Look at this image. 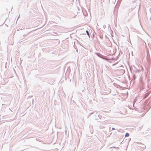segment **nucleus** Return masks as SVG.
<instances>
[{"label":"nucleus","mask_w":151,"mask_h":151,"mask_svg":"<svg viewBox=\"0 0 151 151\" xmlns=\"http://www.w3.org/2000/svg\"><path fill=\"white\" fill-rule=\"evenodd\" d=\"M138 146L139 147H140L142 149V150H144L146 148V146L143 144L140 143H138Z\"/></svg>","instance_id":"obj_1"},{"label":"nucleus","mask_w":151,"mask_h":151,"mask_svg":"<svg viewBox=\"0 0 151 151\" xmlns=\"http://www.w3.org/2000/svg\"><path fill=\"white\" fill-rule=\"evenodd\" d=\"M96 55H97L98 56H99L100 58H103L104 56L103 55H101V54H100L99 53L97 52V53H96Z\"/></svg>","instance_id":"obj_2"},{"label":"nucleus","mask_w":151,"mask_h":151,"mask_svg":"<svg viewBox=\"0 0 151 151\" xmlns=\"http://www.w3.org/2000/svg\"><path fill=\"white\" fill-rule=\"evenodd\" d=\"M86 32L87 34L89 36V37H90V35H89V31L88 30H86Z\"/></svg>","instance_id":"obj_3"},{"label":"nucleus","mask_w":151,"mask_h":151,"mask_svg":"<svg viewBox=\"0 0 151 151\" xmlns=\"http://www.w3.org/2000/svg\"><path fill=\"white\" fill-rule=\"evenodd\" d=\"M129 134L128 133H126L125 134V137H129Z\"/></svg>","instance_id":"obj_4"},{"label":"nucleus","mask_w":151,"mask_h":151,"mask_svg":"<svg viewBox=\"0 0 151 151\" xmlns=\"http://www.w3.org/2000/svg\"><path fill=\"white\" fill-rule=\"evenodd\" d=\"M147 96H148V95L147 94H145V95L144 96V98L145 99V98H146L147 97Z\"/></svg>","instance_id":"obj_5"},{"label":"nucleus","mask_w":151,"mask_h":151,"mask_svg":"<svg viewBox=\"0 0 151 151\" xmlns=\"http://www.w3.org/2000/svg\"><path fill=\"white\" fill-rule=\"evenodd\" d=\"M115 129L114 128H112V130H114Z\"/></svg>","instance_id":"obj_6"},{"label":"nucleus","mask_w":151,"mask_h":151,"mask_svg":"<svg viewBox=\"0 0 151 151\" xmlns=\"http://www.w3.org/2000/svg\"><path fill=\"white\" fill-rule=\"evenodd\" d=\"M93 112H92V113H91V114H93Z\"/></svg>","instance_id":"obj_7"},{"label":"nucleus","mask_w":151,"mask_h":151,"mask_svg":"<svg viewBox=\"0 0 151 151\" xmlns=\"http://www.w3.org/2000/svg\"><path fill=\"white\" fill-rule=\"evenodd\" d=\"M18 18H17V20H18Z\"/></svg>","instance_id":"obj_8"}]
</instances>
